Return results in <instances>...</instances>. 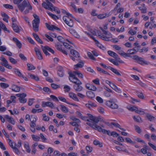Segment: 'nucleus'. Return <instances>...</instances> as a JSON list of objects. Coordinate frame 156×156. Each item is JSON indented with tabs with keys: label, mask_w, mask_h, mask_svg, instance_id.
I'll return each instance as SVG.
<instances>
[{
	"label": "nucleus",
	"mask_w": 156,
	"mask_h": 156,
	"mask_svg": "<svg viewBox=\"0 0 156 156\" xmlns=\"http://www.w3.org/2000/svg\"><path fill=\"white\" fill-rule=\"evenodd\" d=\"M69 32L75 37L79 38L80 37V35L76 32L75 30L71 29L69 30Z\"/></svg>",
	"instance_id": "26"
},
{
	"label": "nucleus",
	"mask_w": 156,
	"mask_h": 156,
	"mask_svg": "<svg viewBox=\"0 0 156 156\" xmlns=\"http://www.w3.org/2000/svg\"><path fill=\"white\" fill-rule=\"evenodd\" d=\"M109 15L107 14H101L98 16V19H101L108 17Z\"/></svg>",
	"instance_id": "40"
},
{
	"label": "nucleus",
	"mask_w": 156,
	"mask_h": 156,
	"mask_svg": "<svg viewBox=\"0 0 156 156\" xmlns=\"http://www.w3.org/2000/svg\"><path fill=\"white\" fill-rule=\"evenodd\" d=\"M108 60L109 61L116 66H118L119 65L118 62L115 61L114 59L112 58H109Z\"/></svg>",
	"instance_id": "57"
},
{
	"label": "nucleus",
	"mask_w": 156,
	"mask_h": 156,
	"mask_svg": "<svg viewBox=\"0 0 156 156\" xmlns=\"http://www.w3.org/2000/svg\"><path fill=\"white\" fill-rule=\"evenodd\" d=\"M127 108L130 111H135L136 112L137 108L136 107L131 106H128Z\"/></svg>",
	"instance_id": "38"
},
{
	"label": "nucleus",
	"mask_w": 156,
	"mask_h": 156,
	"mask_svg": "<svg viewBox=\"0 0 156 156\" xmlns=\"http://www.w3.org/2000/svg\"><path fill=\"white\" fill-rule=\"evenodd\" d=\"M85 86L87 89L92 91H95L97 89V87L92 84L87 83L86 84Z\"/></svg>",
	"instance_id": "17"
},
{
	"label": "nucleus",
	"mask_w": 156,
	"mask_h": 156,
	"mask_svg": "<svg viewBox=\"0 0 156 156\" xmlns=\"http://www.w3.org/2000/svg\"><path fill=\"white\" fill-rule=\"evenodd\" d=\"M110 86L116 91L119 93H121L122 91L121 90L119 89L114 84L112 83Z\"/></svg>",
	"instance_id": "27"
},
{
	"label": "nucleus",
	"mask_w": 156,
	"mask_h": 156,
	"mask_svg": "<svg viewBox=\"0 0 156 156\" xmlns=\"http://www.w3.org/2000/svg\"><path fill=\"white\" fill-rule=\"evenodd\" d=\"M55 47L58 50L61 51L63 54L67 55V52L65 50L62 49L61 45L58 44H55Z\"/></svg>",
	"instance_id": "19"
},
{
	"label": "nucleus",
	"mask_w": 156,
	"mask_h": 156,
	"mask_svg": "<svg viewBox=\"0 0 156 156\" xmlns=\"http://www.w3.org/2000/svg\"><path fill=\"white\" fill-rule=\"evenodd\" d=\"M70 53L73 56H70V58L73 61H75L76 60L78 61V58L80 57V54L79 53L75 50L71 49L70 51Z\"/></svg>",
	"instance_id": "8"
},
{
	"label": "nucleus",
	"mask_w": 156,
	"mask_h": 156,
	"mask_svg": "<svg viewBox=\"0 0 156 156\" xmlns=\"http://www.w3.org/2000/svg\"><path fill=\"white\" fill-rule=\"evenodd\" d=\"M146 116L148 119L151 121L154 120L155 119L154 117L152 116L150 114L147 113L146 114Z\"/></svg>",
	"instance_id": "44"
},
{
	"label": "nucleus",
	"mask_w": 156,
	"mask_h": 156,
	"mask_svg": "<svg viewBox=\"0 0 156 156\" xmlns=\"http://www.w3.org/2000/svg\"><path fill=\"white\" fill-rule=\"evenodd\" d=\"M84 65V63L83 61L79 62L76 65L74 66V69L75 70H76L78 68H82Z\"/></svg>",
	"instance_id": "32"
},
{
	"label": "nucleus",
	"mask_w": 156,
	"mask_h": 156,
	"mask_svg": "<svg viewBox=\"0 0 156 156\" xmlns=\"http://www.w3.org/2000/svg\"><path fill=\"white\" fill-rule=\"evenodd\" d=\"M86 124L88 125L91 127L93 129L97 130L100 132H102L104 134L107 133L108 132V130L102 129L101 126L95 124H92L89 122H87Z\"/></svg>",
	"instance_id": "5"
},
{
	"label": "nucleus",
	"mask_w": 156,
	"mask_h": 156,
	"mask_svg": "<svg viewBox=\"0 0 156 156\" xmlns=\"http://www.w3.org/2000/svg\"><path fill=\"white\" fill-rule=\"evenodd\" d=\"M108 53L111 56L115 58H117L118 55L115 52L111 51H108Z\"/></svg>",
	"instance_id": "29"
},
{
	"label": "nucleus",
	"mask_w": 156,
	"mask_h": 156,
	"mask_svg": "<svg viewBox=\"0 0 156 156\" xmlns=\"http://www.w3.org/2000/svg\"><path fill=\"white\" fill-rule=\"evenodd\" d=\"M81 84H78V83L73 85V88L76 91H80L83 89V87L81 86Z\"/></svg>",
	"instance_id": "22"
},
{
	"label": "nucleus",
	"mask_w": 156,
	"mask_h": 156,
	"mask_svg": "<svg viewBox=\"0 0 156 156\" xmlns=\"http://www.w3.org/2000/svg\"><path fill=\"white\" fill-rule=\"evenodd\" d=\"M5 118L9 122L13 125H14L15 122L13 119L11 117L8 115H6L5 116Z\"/></svg>",
	"instance_id": "25"
},
{
	"label": "nucleus",
	"mask_w": 156,
	"mask_h": 156,
	"mask_svg": "<svg viewBox=\"0 0 156 156\" xmlns=\"http://www.w3.org/2000/svg\"><path fill=\"white\" fill-rule=\"evenodd\" d=\"M42 4V6L45 9L50 11H54L58 14L60 12V10L57 7H55L48 0H45Z\"/></svg>",
	"instance_id": "2"
},
{
	"label": "nucleus",
	"mask_w": 156,
	"mask_h": 156,
	"mask_svg": "<svg viewBox=\"0 0 156 156\" xmlns=\"http://www.w3.org/2000/svg\"><path fill=\"white\" fill-rule=\"evenodd\" d=\"M136 93L137 94V96L139 98L142 99H144V96L142 93L141 92H139L138 91H137Z\"/></svg>",
	"instance_id": "54"
},
{
	"label": "nucleus",
	"mask_w": 156,
	"mask_h": 156,
	"mask_svg": "<svg viewBox=\"0 0 156 156\" xmlns=\"http://www.w3.org/2000/svg\"><path fill=\"white\" fill-rule=\"evenodd\" d=\"M13 151L17 155H19L20 154V152L18 148L16 147H14L13 149Z\"/></svg>",
	"instance_id": "63"
},
{
	"label": "nucleus",
	"mask_w": 156,
	"mask_h": 156,
	"mask_svg": "<svg viewBox=\"0 0 156 156\" xmlns=\"http://www.w3.org/2000/svg\"><path fill=\"white\" fill-rule=\"evenodd\" d=\"M136 113L140 115H144L145 113V112L142 109L140 108L138 109V108L136 111Z\"/></svg>",
	"instance_id": "47"
},
{
	"label": "nucleus",
	"mask_w": 156,
	"mask_h": 156,
	"mask_svg": "<svg viewBox=\"0 0 156 156\" xmlns=\"http://www.w3.org/2000/svg\"><path fill=\"white\" fill-rule=\"evenodd\" d=\"M14 72L15 74L20 77H21V76H22V74L21 73V72L18 69H15L14 70Z\"/></svg>",
	"instance_id": "42"
},
{
	"label": "nucleus",
	"mask_w": 156,
	"mask_h": 156,
	"mask_svg": "<svg viewBox=\"0 0 156 156\" xmlns=\"http://www.w3.org/2000/svg\"><path fill=\"white\" fill-rule=\"evenodd\" d=\"M33 37H34L35 40L40 44H42L43 43V42L42 41L38 35L34 33H33Z\"/></svg>",
	"instance_id": "30"
},
{
	"label": "nucleus",
	"mask_w": 156,
	"mask_h": 156,
	"mask_svg": "<svg viewBox=\"0 0 156 156\" xmlns=\"http://www.w3.org/2000/svg\"><path fill=\"white\" fill-rule=\"evenodd\" d=\"M47 12L50 16L53 19L56 20L58 19V16L55 15L53 14L48 11H47Z\"/></svg>",
	"instance_id": "41"
},
{
	"label": "nucleus",
	"mask_w": 156,
	"mask_h": 156,
	"mask_svg": "<svg viewBox=\"0 0 156 156\" xmlns=\"http://www.w3.org/2000/svg\"><path fill=\"white\" fill-rule=\"evenodd\" d=\"M98 33L100 38L105 41H109V39L112 37V34L108 31H107L106 33H104L103 34H101L100 32H98Z\"/></svg>",
	"instance_id": "6"
},
{
	"label": "nucleus",
	"mask_w": 156,
	"mask_h": 156,
	"mask_svg": "<svg viewBox=\"0 0 156 156\" xmlns=\"http://www.w3.org/2000/svg\"><path fill=\"white\" fill-rule=\"evenodd\" d=\"M73 18L72 14L67 13L66 16L63 17V20L65 23L70 27H72L74 25V23L72 19Z\"/></svg>",
	"instance_id": "3"
},
{
	"label": "nucleus",
	"mask_w": 156,
	"mask_h": 156,
	"mask_svg": "<svg viewBox=\"0 0 156 156\" xmlns=\"http://www.w3.org/2000/svg\"><path fill=\"white\" fill-rule=\"evenodd\" d=\"M12 27L13 30L16 33H18L20 32L21 27L17 23H12Z\"/></svg>",
	"instance_id": "14"
},
{
	"label": "nucleus",
	"mask_w": 156,
	"mask_h": 156,
	"mask_svg": "<svg viewBox=\"0 0 156 156\" xmlns=\"http://www.w3.org/2000/svg\"><path fill=\"white\" fill-rule=\"evenodd\" d=\"M0 60L2 62L1 63L2 65L9 69L12 68V67L9 64L8 61L3 56H2L0 57Z\"/></svg>",
	"instance_id": "11"
},
{
	"label": "nucleus",
	"mask_w": 156,
	"mask_h": 156,
	"mask_svg": "<svg viewBox=\"0 0 156 156\" xmlns=\"http://www.w3.org/2000/svg\"><path fill=\"white\" fill-rule=\"evenodd\" d=\"M27 65L28 68V70H34L36 68L32 64L28 63L27 64Z\"/></svg>",
	"instance_id": "46"
},
{
	"label": "nucleus",
	"mask_w": 156,
	"mask_h": 156,
	"mask_svg": "<svg viewBox=\"0 0 156 156\" xmlns=\"http://www.w3.org/2000/svg\"><path fill=\"white\" fill-rule=\"evenodd\" d=\"M57 39L59 41L63 43L66 41L64 39L63 37L61 36H58L57 37Z\"/></svg>",
	"instance_id": "64"
},
{
	"label": "nucleus",
	"mask_w": 156,
	"mask_h": 156,
	"mask_svg": "<svg viewBox=\"0 0 156 156\" xmlns=\"http://www.w3.org/2000/svg\"><path fill=\"white\" fill-rule=\"evenodd\" d=\"M90 37L92 38L95 42L97 46L99 47L100 49L103 50H106V48L102 44H100L98 41L96 40L93 36H90Z\"/></svg>",
	"instance_id": "16"
},
{
	"label": "nucleus",
	"mask_w": 156,
	"mask_h": 156,
	"mask_svg": "<svg viewBox=\"0 0 156 156\" xmlns=\"http://www.w3.org/2000/svg\"><path fill=\"white\" fill-rule=\"evenodd\" d=\"M67 42L69 43V44H71V43L68 40L66 39L63 43V44L66 48L71 50L72 49L71 48H72V47Z\"/></svg>",
	"instance_id": "21"
},
{
	"label": "nucleus",
	"mask_w": 156,
	"mask_h": 156,
	"mask_svg": "<svg viewBox=\"0 0 156 156\" xmlns=\"http://www.w3.org/2000/svg\"><path fill=\"white\" fill-rule=\"evenodd\" d=\"M135 129L136 131L138 133H140L141 132V129L138 126L135 125L134 126Z\"/></svg>",
	"instance_id": "55"
},
{
	"label": "nucleus",
	"mask_w": 156,
	"mask_h": 156,
	"mask_svg": "<svg viewBox=\"0 0 156 156\" xmlns=\"http://www.w3.org/2000/svg\"><path fill=\"white\" fill-rule=\"evenodd\" d=\"M45 25L47 28L50 30H55L60 31V29L54 25H50L47 23H45Z\"/></svg>",
	"instance_id": "13"
},
{
	"label": "nucleus",
	"mask_w": 156,
	"mask_h": 156,
	"mask_svg": "<svg viewBox=\"0 0 156 156\" xmlns=\"http://www.w3.org/2000/svg\"><path fill=\"white\" fill-rule=\"evenodd\" d=\"M34 51L36 52V55L38 59L41 60L43 59V57L40 50L37 47H35Z\"/></svg>",
	"instance_id": "15"
},
{
	"label": "nucleus",
	"mask_w": 156,
	"mask_h": 156,
	"mask_svg": "<svg viewBox=\"0 0 156 156\" xmlns=\"http://www.w3.org/2000/svg\"><path fill=\"white\" fill-rule=\"evenodd\" d=\"M74 74L76 75H78V76L79 78H82L83 77V74L80 72L78 71H74L73 73Z\"/></svg>",
	"instance_id": "39"
},
{
	"label": "nucleus",
	"mask_w": 156,
	"mask_h": 156,
	"mask_svg": "<svg viewBox=\"0 0 156 156\" xmlns=\"http://www.w3.org/2000/svg\"><path fill=\"white\" fill-rule=\"evenodd\" d=\"M69 80L75 83V84L78 83V84H82L81 82L76 77L73 73H71L69 74Z\"/></svg>",
	"instance_id": "9"
},
{
	"label": "nucleus",
	"mask_w": 156,
	"mask_h": 156,
	"mask_svg": "<svg viewBox=\"0 0 156 156\" xmlns=\"http://www.w3.org/2000/svg\"><path fill=\"white\" fill-rule=\"evenodd\" d=\"M60 106L61 107L60 109L63 112L66 113L69 112L68 108H66L65 106L62 105H60Z\"/></svg>",
	"instance_id": "34"
},
{
	"label": "nucleus",
	"mask_w": 156,
	"mask_h": 156,
	"mask_svg": "<svg viewBox=\"0 0 156 156\" xmlns=\"http://www.w3.org/2000/svg\"><path fill=\"white\" fill-rule=\"evenodd\" d=\"M1 15L3 17V20L6 23H8V19L9 17L4 12H1Z\"/></svg>",
	"instance_id": "33"
},
{
	"label": "nucleus",
	"mask_w": 156,
	"mask_h": 156,
	"mask_svg": "<svg viewBox=\"0 0 156 156\" xmlns=\"http://www.w3.org/2000/svg\"><path fill=\"white\" fill-rule=\"evenodd\" d=\"M108 68L110 69L112 72L116 75L121 76V75L118 71L116 69H114L110 66L108 67Z\"/></svg>",
	"instance_id": "35"
},
{
	"label": "nucleus",
	"mask_w": 156,
	"mask_h": 156,
	"mask_svg": "<svg viewBox=\"0 0 156 156\" xmlns=\"http://www.w3.org/2000/svg\"><path fill=\"white\" fill-rule=\"evenodd\" d=\"M126 142L132 144H135L134 142L130 138L126 137L125 139Z\"/></svg>",
	"instance_id": "49"
},
{
	"label": "nucleus",
	"mask_w": 156,
	"mask_h": 156,
	"mask_svg": "<svg viewBox=\"0 0 156 156\" xmlns=\"http://www.w3.org/2000/svg\"><path fill=\"white\" fill-rule=\"evenodd\" d=\"M86 148L87 151V153H90L92 151V148L91 147H90L89 146H87L86 147Z\"/></svg>",
	"instance_id": "56"
},
{
	"label": "nucleus",
	"mask_w": 156,
	"mask_h": 156,
	"mask_svg": "<svg viewBox=\"0 0 156 156\" xmlns=\"http://www.w3.org/2000/svg\"><path fill=\"white\" fill-rule=\"evenodd\" d=\"M88 56L91 59L94 60H96V59L94 57L92 54L90 52H88L87 53Z\"/></svg>",
	"instance_id": "52"
},
{
	"label": "nucleus",
	"mask_w": 156,
	"mask_h": 156,
	"mask_svg": "<svg viewBox=\"0 0 156 156\" xmlns=\"http://www.w3.org/2000/svg\"><path fill=\"white\" fill-rule=\"evenodd\" d=\"M20 87L18 86H15L12 89V90L13 91H14L16 92H18L20 91Z\"/></svg>",
	"instance_id": "61"
},
{
	"label": "nucleus",
	"mask_w": 156,
	"mask_h": 156,
	"mask_svg": "<svg viewBox=\"0 0 156 156\" xmlns=\"http://www.w3.org/2000/svg\"><path fill=\"white\" fill-rule=\"evenodd\" d=\"M17 7L19 10L21 12H23V10L26 9L24 11L23 13L24 14H26L29 12V10H31L32 7L31 5L26 0H24L22 3L18 5Z\"/></svg>",
	"instance_id": "1"
},
{
	"label": "nucleus",
	"mask_w": 156,
	"mask_h": 156,
	"mask_svg": "<svg viewBox=\"0 0 156 156\" xmlns=\"http://www.w3.org/2000/svg\"><path fill=\"white\" fill-rule=\"evenodd\" d=\"M16 96L19 97V98H25L27 96L26 94L24 93L19 94H16Z\"/></svg>",
	"instance_id": "51"
},
{
	"label": "nucleus",
	"mask_w": 156,
	"mask_h": 156,
	"mask_svg": "<svg viewBox=\"0 0 156 156\" xmlns=\"http://www.w3.org/2000/svg\"><path fill=\"white\" fill-rule=\"evenodd\" d=\"M24 146L26 149V151L28 153H30L31 151V150L30 148L28 143V142L25 143L24 144Z\"/></svg>",
	"instance_id": "37"
},
{
	"label": "nucleus",
	"mask_w": 156,
	"mask_h": 156,
	"mask_svg": "<svg viewBox=\"0 0 156 156\" xmlns=\"http://www.w3.org/2000/svg\"><path fill=\"white\" fill-rule=\"evenodd\" d=\"M28 77L31 79H34L36 81H38L39 80V78L38 76L32 74L30 73H28Z\"/></svg>",
	"instance_id": "24"
},
{
	"label": "nucleus",
	"mask_w": 156,
	"mask_h": 156,
	"mask_svg": "<svg viewBox=\"0 0 156 156\" xmlns=\"http://www.w3.org/2000/svg\"><path fill=\"white\" fill-rule=\"evenodd\" d=\"M86 94L88 97L91 98H94L95 96L94 93L91 91L87 92L86 93Z\"/></svg>",
	"instance_id": "36"
},
{
	"label": "nucleus",
	"mask_w": 156,
	"mask_h": 156,
	"mask_svg": "<svg viewBox=\"0 0 156 156\" xmlns=\"http://www.w3.org/2000/svg\"><path fill=\"white\" fill-rule=\"evenodd\" d=\"M1 87L4 88H6L9 87V85L7 83H0Z\"/></svg>",
	"instance_id": "53"
},
{
	"label": "nucleus",
	"mask_w": 156,
	"mask_h": 156,
	"mask_svg": "<svg viewBox=\"0 0 156 156\" xmlns=\"http://www.w3.org/2000/svg\"><path fill=\"white\" fill-rule=\"evenodd\" d=\"M135 57H136L135 58L136 59L138 60L139 61V63L141 65H143V64H147V61L144 60L143 58H141L139 57L138 56L136 55Z\"/></svg>",
	"instance_id": "23"
},
{
	"label": "nucleus",
	"mask_w": 156,
	"mask_h": 156,
	"mask_svg": "<svg viewBox=\"0 0 156 156\" xmlns=\"http://www.w3.org/2000/svg\"><path fill=\"white\" fill-rule=\"evenodd\" d=\"M93 143L94 145H99L100 147H103V144L101 143L99 141L97 140H94L93 142Z\"/></svg>",
	"instance_id": "43"
},
{
	"label": "nucleus",
	"mask_w": 156,
	"mask_h": 156,
	"mask_svg": "<svg viewBox=\"0 0 156 156\" xmlns=\"http://www.w3.org/2000/svg\"><path fill=\"white\" fill-rule=\"evenodd\" d=\"M33 16L34 18L32 21L33 28L35 32H37L38 31L40 19L36 14H34Z\"/></svg>",
	"instance_id": "4"
},
{
	"label": "nucleus",
	"mask_w": 156,
	"mask_h": 156,
	"mask_svg": "<svg viewBox=\"0 0 156 156\" xmlns=\"http://www.w3.org/2000/svg\"><path fill=\"white\" fill-rule=\"evenodd\" d=\"M97 101L99 103H102L103 102V99L99 96H97L96 98Z\"/></svg>",
	"instance_id": "62"
},
{
	"label": "nucleus",
	"mask_w": 156,
	"mask_h": 156,
	"mask_svg": "<svg viewBox=\"0 0 156 156\" xmlns=\"http://www.w3.org/2000/svg\"><path fill=\"white\" fill-rule=\"evenodd\" d=\"M9 59L10 62L13 64H16L17 63V61L12 57H9Z\"/></svg>",
	"instance_id": "50"
},
{
	"label": "nucleus",
	"mask_w": 156,
	"mask_h": 156,
	"mask_svg": "<svg viewBox=\"0 0 156 156\" xmlns=\"http://www.w3.org/2000/svg\"><path fill=\"white\" fill-rule=\"evenodd\" d=\"M117 100L115 98H112L111 101H107L106 102V104L108 106L112 109H117L118 108V105L114 102H117Z\"/></svg>",
	"instance_id": "7"
},
{
	"label": "nucleus",
	"mask_w": 156,
	"mask_h": 156,
	"mask_svg": "<svg viewBox=\"0 0 156 156\" xmlns=\"http://www.w3.org/2000/svg\"><path fill=\"white\" fill-rule=\"evenodd\" d=\"M42 106L44 107H45L47 106L51 108H53L54 107V105L53 104L52 102L49 101L46 102H43L42 104Z\"/></svg>",
	"instance_id": "18"
},
{
	"label": "nucleus",
	"mask_w": 156,
	"mask_h": 156,
	"mask_svg": "<svg viewBox=\"0 0 156 156\" xmlns=\"http://www.w3.org/2000/svg\"><path fill=\"white\" fill-rule=\"evenodd\" d=\"M69 96L70 98L73 99L74 100L76 101H79V100L76 96V94L72 92H70L69 94Z\"/></svg>",
	"instance_id": "20"
},
{
	"label": "nucleus",
	"mask_w": 156,
	"mask_h": 156,
	"mask_svg": "<svg viewBox=\"0 0 156 156\" xmlns=\"http://www.w3.org/2000/svg\"><path fill=\"white\" fill-rule=\"evenodd\" d=\"M0 27L1 28L4 30H7L5 25L2 22H0Z\"/></svg>",
	"instance_id": "60"
},
{
	"label": "nucleus",
	"mask_w": 156,
	"mask_h": 156,
	"mask_svg": "<svg viewBox=\"0 0 156 156\" xmlns=\"http://www.w3.org/2000/svg\"><path fill=\"white\" fill-rule=\"evenodd\" d=\"M87 115H88L90 120L93 121L94 123H91L95 124H96V123H97L100 121L101 119L99 118L94 116L90 114H87Z\"/></svg>",
	"instance_id": "12"
},
{
	"label": "nucleus",
	"mask_w": 156,
	"mask_h": 156,
	"mask_svg": "<svg viewBox=\"0 0 156 156\" xmlns=\"http://www.w3.org/2000/svg\"><path fill=\"white\" fill-rule=\"evenodd\" d=\"M133 118L134 121L137 122H143L141 118L139 116H133Z\"/></svg>",
	"instance_id": "31"
},
{
	"label": "nucleus",
	"mask_w": 156,
	"mask_h": 156,
	"mask_svg": "<svg viewBox=\"0 0 156 156\" xmlns=\"http://www.w3.org/2000/svg\"><path fill=\"white\" fill-rule=\"evenodd\" d=\"M127 52L128 53H126L123 51H119L118 53L124 57H130V55H133L136 54V52L135 51H133V50L131 49L128 50Z\"/></svg>",
	"instance_id": "10"
},
{
	"label": "nucleus",
	"mask_w": 156,
	"mask_h": 156,
	"mask_svg": "<svg viewBox=\"0 0 156 156\" xmlns=\"http://www.w3.org/2000/svg\"><path fill=\"white\" fill-rule=\"evenodd\" d=\"M3 6L6 9H13V6L9 4H4Z\"/></svg>",
	"instance_id": "58"
},
{
	"label": "nucleus",
	"mask_w": 156,
	"mask_h": 156,
	"mask_svg": "<svg viewBox=\"0 0 156 156\" xmlns=\"http://www.w3.org/2000/svg\"><path fill=\"white\" fill-rule=\"evenodd\" d=\"M13 40L16 43L17 46L19 48H20L22 47V45L16 37H13Z\"/></svg>",
	"instance_id": "28"
},
{
	"label": "nucleus",
	"mask_w": 156,
	"mask_h": 156,
	"mask_svg": "<svg viewBox=\"0 0 156 156\" xmlns=\"http://www.w3.org/2000/svg\"><path fill=\"white\" fill-rule=\"evenodd\" d=\"M40 136L41 138V139L42 140V141L44 142H46L47 141L46 138L44 136L42 133H40Z\"/></svg>",
	"instance_id": "59"
},
{
	"label": "nucleus",
	"mask_w": 156,
	"mask_h": 156,
	"mask_svg": "<svg viewBox=\"0 0 156 156\" xmlns=\"http://www.w3.org/2000/svg\"><path fill=\"white\" fill-rule=\"evenodd\" d=\"M31 137L33 140L35 141H39L40 139L39 136L34 135H32Z\"/></svg>",
	"instance_id": "45"
},
{
	"label": "nucleus",
	"mask_w": 156,
	"mask_h": 156,
	"mask_svg": "<svg viewBox=\"0 0 156 156\" xmlns=\"http://www.w3.org/2000/svg\"><path fill=\"white\" fill-rule=\"evenodd\" d=\"M41 48L44 52V53L46 55H49V53L47 51L48 50H47L46 49V48H45V47L44 46V47L42 45H41Z\"/></svg>",
	"instance_id": "48"
}]
</instances>
